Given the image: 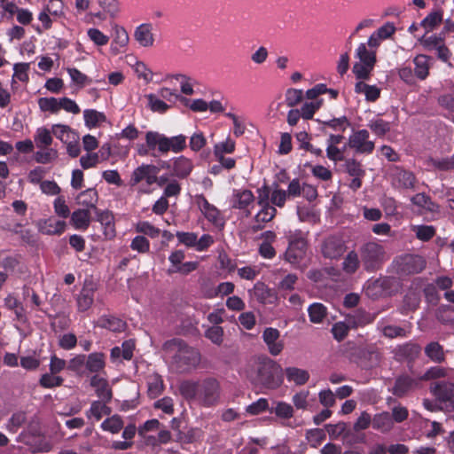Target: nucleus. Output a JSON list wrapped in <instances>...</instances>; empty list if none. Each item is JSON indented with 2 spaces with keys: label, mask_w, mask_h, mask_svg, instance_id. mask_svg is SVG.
Instances as JSON below:
<instances>
[{
  "label": "nucleus",
  "mask_w": 454,
  "mask_h": 454,
  "mask_svg": "<svg viewBox=\"0 0 454 454\" xmlns=\"http://www.w3.org/2000/svg\"><path fill=\"white\" fill-rule=\"evenodd\" d=\"M247 378L254 387L272 390L278 388L284 380L281 366L267 356L254 360L247 371Z\"/></svg>",
  "instance_id": "obj_1"
},
{
  "label": "nucleus",
  "mask_w": 454,
  "mask_h": 454,
  "mask_svg": "<svg viewBox=\"0 0 454 454\" xmlns=\"http://www.w3.org/2000/svg\"><path fill=\"white\" fill-rule=\"evenodd\" d=\"M162 349L165 352H176L173 361L182 371L192 367L195 368L200 362V352L179 338H173L165 341Z\"/></svg>",
  "instance_id": "obj_2"
},
{
  "label": "nucleus",
  "mask_w": 454,
  "mask_h": 454,
  "mask_svg": "<svg viewBox=\"0 0 454 454\" xmlns=\"http://www.w3.org/2000/svg\"><path fill=\"white\" fill-rule=\"evenodd\" d=\"M145 143L150 150H157L162 154L169 151L180 153L186 147V137L184 135L167 137L159 132L148 131L145 134Z\"/></svg>",
  "instance_id": "obj_3"
},
{
  "label": "nucleus",
  "mask_w": 454,
  "mask_h": 454,
  "mask_svg": "<svg viewBox=\"0 0 454 454\" xmlns=\"http://www.w3.org/2000/svg\"><path fill=\"white\" fill-rule=\"evenodd\" d=\"M401 282L395 277H381L370 280L364 286V294L372 300L392 296L399 292Z\"/></svg>",
  "instance_id": "obj_4"
},
{
  "label": "nucleus",
  "mask_w": 454,
  "mask_h": 454,
  "mask_svg": "<svg viewBox=\"0 0 454 454\" xmlns=\"http://www.w3.org/2000/svg\"><path fill=\"white\" fill-rule=\"evenodd\" d=\"M18 441L30 446L33 452L50 450L49 443L43 441L40 420L36 416L30 419L27 429L20 434Z\"/></svg>",
  "instance_id": "obj_5"
},
{
  "label": "nucleus",
  "mask_w": 454,
  "mask_h": 454,
  "mask_svg": "<svg viewBox=\"0 0 454 454\" xmlns=\"http://www.w3.org/2000/svg\"><path fill=\"white\" fill-rule=\"evenodd\" d=\"M359 255L366 271L378 270L386 260V251L382 245L367 242L359 247Z\"/></svg>",
  "instance_id": "obj_6"
},
{
  "label": "nucleus",
  "mask_w": 454,
  "mask_h": 454,
  "mask_svg": "<svg viewBox=\"0 0 454 454\" xmlns=\"http://www.w3.org/2000/svg\"><path fill=\"white\" fill-rule=\"evenodd\" d=\"M220 384L215 378H206L200 381L198 400L205 406L215 404L219 399Z\"/></svg>",
  "instance_id": "obj_7"
},
{
  "label": "nucleus",
  "mask_w": 454,
  "mask_h": 454,
  "mask_svg": "<svg viewBox=\"0 0 454 454\" xmlns=\"http://www.w3.org/2000/svg\"><path fill=\"white\" fill-rule=\"evenodd\" d=\"M427 265V261L421 255L405 254L396 261V271L401 275H412L421 272Z\"/></svg>",
  "instance_id": "obj_8"
},
{
  "label": "nucleus",
  "mask_w": 454,
  "mask_h": 454,
  "mask_svg": "<svg viewBox=\"0 0 454 454\" xmlns=\"http://www.w3.org/2000/svg\"><path fill=\"white\" fill-rule=\"evenodd\" d=\"M421 347L418 343L409 341L397 345L392 351L393 357L397 362H406L411 369L421 353Z\"/></svg>",
  "instance_id": "obj_9"
},
{
  "label": "nucleus",
  "mask_w": 454,
  "mask_h": 454,
  "mask_svg": "<svg viewBox=\"0 0 454 454\" xmlns=\"http://www.w3.org/2000/svg\"><path fill=\"white\" fill-rule=\"evenodd\" d=\"M431 392L447 411L454 410V384L447 381L436 382L431 386Z\"/></svg>",
  "instance_id": "obj_10"
},
{
  "label": "nucleus",
  "mask_w": 454,
  "mask_h": 454,
  "mask_svg": "<svg viewBox=\"0 0 454 454\" xmlns=\"http://www.w3.org/2000/svg\"><path fill=\"white\" fill-rule=\"evenodd\" d=\"M160 172V168L152 164H143L137 168L130 178V184L136 185L140 183L142 180H145L148 185H152L158 181V173Z\"/></svg>",
  "instance_id": "obj_11"
},
{
  "label": "nucleus",
  "mask_w": 454,
  "mask_h": 454,
  "mask_svg": "<svg viewBox=\"0 0 454 454\" xmlns=\"http://www.w3.org/2000/svg\"><path fill=\"white\" fill-rule=\"evenodd\" d=\"M347 247L344 240L336 236H331L325 239L322 245V254L325 258L338 259L346 251Z\"/></svg>",
  "instance_id": "obj_12"
},
{
  "label": "nucleus",
  "mask_w": 454,
  "mask_h": 454,
  "mask_svg": "<svg viewBox=\"0 0 454 454\" xmlns=\"http://www.w3.org/2000/svg\"><path fill=\"white\" fill-rule=\"evenodd\" d=\"M358 357L363 368L371 369L380 364L382 360V353L375 345H371L360 348L358 351Z\"/></svg>",
  "instance_id": "obj_13"
},
{
  "label": "nucleus",
  "mask_w": 454,
  "mask_h": 454,
  "mask_svg": "<svg viewBox=\"0 0 454 454\" xmlns=\"http://www.w3.org/2000/svg\"><path fill=\"white\" fill-rule=\"evenodd\" d=\"M368 137L369 132L366 129L359 130L350 136L348 145L356 149L357 153H370L374 149V143L368 141Z\"/></svg>",
  "instance_id": "obj_14"
},
{
  "label": "nucleus",
  "mask_w": 454,
  "mask_h": 454,
  "mask_svg": "<svg viewBox=\"0 0 454 454\" xmlns=\"http://www.w3.org/2000/svg\"><path fill=\"white\" fill-rule=\"evenodd\" d=\"M307 241L303 238H297L290 241L285 253V258L292 264L299 263L305 256Z\"/></svg>",
  "instance_id": "obj_15"
},
{
  "label": "nucleus",
  "mask_w": 454,
  "mask_h": 454,
  "mask_svg": "<svg viewBox=\"0 0 454 454\" xmlns=\"http://www.w3.org/2000/svg\"><path fill=\"white\" fill-rule=\"evenodd\" d=\"M280 333L278 329L267 327L262 333V339L268 346L269 352L272 356H278L284 348V343L279 340Z\"/></svg>",
  "instance_id": "obj_16"
},
{
  "label": "nucleus",
  "mask_w": 454,
  "mask_h": 454,
  "mask_svg": "<svg viewBox=\"0 0 454 454\" xmlns=\"http://www.w3.org/2000/svg\"><path fill=\"white\" fill-rule=\"evenodd\" d=\"M378 313L371 314L364 309H357L347 315L346 321L352 327L364 326L374 321Z\"/></svg>",
  "instance_id": "obj_17"
},
{
  "label": "nucleus",
  "mask_w": 454,
  "mask_h": 454,
  "mask_svg": "<svg viewBox=\"0 0 454 454\" xmlns=\"http://www.w3.org/2000/svg\"><path fill=\"white\" fill-rule=\"evenodd\" d=\"M419 386V381L409 375L403 374L396 378L392 393L397 397H403Z\"/></svg>",
  "instance_id": "obj_18"
},
{
  "label": "nucleus",
  "mask_w": 454,
  "mask_h": 454,
  "mask_svg": "<svg viewBox=\"0 0 454 454\" xmlns=\"http://www.w3.org/2000/svg\"><path fill=\"white\" fill-rule=\"evenodd\" d=\"M192 168L193 164L192 160L184 156H180L176 158L172 163L171 176L184 179L191 174Z\"/></svg>",
  "instance_id": "obj_19"
},
{
  "label": "nucleus",
  "mask_w": 454,
  "mask_h": 454,
  "mask_svg": "<svg viewBox=\"0 0 454 454\" xmlns=\"http://www.w3.org/2000/svg\"><path fill=\"white\" fill-rule=\"evenodd\" d=\"M90 386L95 388L98 397L102 398L105 403L111 401L113 394L106 379L96 374L90 379Z\"/></svg>",
  "instance_id": "obj_20"
},
{
  "label": "nucleus",
  "mask_w": 454,
  "mask_h": 454,
  "mask_svg": "<svg viewBox=\"0 0 454 454\" xmlns=\"http://www.w3.org/2000/svg\"><path fill=\"white\" fill-rule=\"evenodd\" d=\"M254 294L262 303H275L278 296L263 282H257L254 286Z\"/></svg>",
  "instance_id": "obj_21"
},
{
  "label": "nucleus",
  "mask_w": 454,
  "mask_h": 454,
  "mask_svg": "<svg viewBox=\"0 0 454 454\" xmlns=\"http://www.w3.org/2000/svg\"><path fill=\"white\" fill-rule=\"evenodd\" d=\"M150 24H142L137 27L134 37L143 47H150L153 44L154 39Z\"/></svg>",
  "instance_id": "obj_22"
},
{
  "label": "nucleus",
  "mask_w": 454,
  "mask_h": 454,
  "mask_svg": "<svg viewBox=\"0 0 454 454\" xmlns=\"http://www.w3.org/2000/svg\"><path fill=\"white\" fill-rule=\"evenodd\" d=\"M94 290L95 287L92 283H86L84 285L77 298V304L80 310L85 311L91 306Z\"/></svg>",
  "instance_id": "obj_23"
},
{
  "label": "nucleus",
  "mask_w": 454,
  "mask_h": 454,
  "mask_svg": "<svg viewBox=\"0 0 454 454\" xmlns=\"http://www.w3.org/2000/svg\"><path fill=\"white\" fill-rule=\"evenodd\" d=\"M426 356L433 362L441 364L445 361L443 347L437 341L429 342L424 348Z\"/></svg>",
  "instance_id": "obj_24"
},
{
  "label": "nucleus",
  "mask_w": 454,
  "mask_h": 454,
  "mask_svg": "<svg viewBox=\"0 0 454 454\" xmlns=\"http://www.w3.org/2000/svg\"><path fill=\"white\" fill-rule=\"evenodd\" d=\"M285 373L289 381H294L298 386H302L309 380L308 371L297 367H287Z\"/></svg>",
  "instance_id": "obj_25"
},
{
  "label": "nucleus",
  "mask_w": 454,
  "mask_h": 454,
  "mask_svg": "<svg viewBox=\"0 0 454 454\" xmlns=\"http://www.w3.org/2000/svg\"><path fill=\"white\" fill-rule=\"evenodd\" d=\"M200 381L183 380L179 385L181 395L187 401L198 399Z\"/></svg>",
  "instance_id": "obj_26"
},
{
  "label": "nucleus",
  "mask_w": 454,
  "mask_h": 454,
  "mask_svg": "<svg viewBox=\"0 0 454 454\" xmlns=\"http://www.w3.org/2000/svg\"><path fill=\"white\" fill-rule=\"evenodd\" d=\"M361 262V258L359 255V251L356 252L352 250L348 252L342 262V270L347 274H354L359 269Z\"/></svg>",
  "instance_id": "obj_27"
},
{
  "label": "nucleus",
  "mask_w": 454,
  "mask_h": 454,
  "mask_svg": "<svg viewBox=\"0 0 454 454\" xmlns=\"http://www.w3.org/2000/svg\"><path fill=\"white\" fill-rule=\"evenodd\" d=\"M356 93H364L367 101L374 102L380 95V90L375 85H369L362 81L356 83Z\"/></svg>",
  "instance_id": "obj_28"
},
{
  "label": "nucleus",
  "mask_w": 454,
  "mask_h": 454,
  "mask_svg": "<svg viewBox=\"0 0 454 454\" xmlns=\"http://www.w3.org/2000/svg\"><path fill=\"white\" fill-rule=\"evenodd\" d=\"M420 304V295L417 292L407 293L403 299L401 313L407 314L410 311H415Z\"/></svg>",
  "instance_id": "obj_29"
},
{
  "label": "nucleus",
  "mask_w": 454,
  "mask_h": 454,
  "mask_svg": "<svg viewBox=\"0 0 454 454\" xmlns=\"http://www.w3.org/2000/svg\"><path fill=\"white\" fill-rule=\"evenodd\" d=\"M71 222L77 229L86 230L90 222V213L89 209H77L71 215Z\"/></svg>",
  "instance_id": "obj_30"
},
{
  "label": "nucleus",
  "mask_w": 454,
  "mask_h": 454,
  "mask_svg": "<svg viewBox=\"0 0 454 454\" xmlns=\"http://www.w3.org/2000/svg\"><path fill=\"white\" fill-rule=\"evenodd\" d=\"M85 365L90 372H98L105 367V355L101 352L89 355L86 357Z\"/></svg>",
  "instance_id": "obj_31"
},
{
  "label": "nucleus",
  "mask_w": 454,
  "mask_h": 454,
  "mask_svg": "<svg viewBox=\"0 0 454 454\" xmlns=\"http://www.w3.org/2000/svg\"><path fill=\"white\" fill-rule=\"evenodd\" d=\"M393 420L389 412H382L376 414L372 419L373 428L381 430L382 432L389 431L393 427Z\"/></svg>",
  "instance_id": "obj_32"
},
{
  "label": "nucleus",
  "mask_w": 454,
  "mask_h": 454,
  "mask_svg": "<svg viewBox=\"0 0 454 454\" xmlns=\"http://www.w3.org/2000/svg\"><path fill=\"white\" fill-rule=\"evenodd\" d=\"M254 197L249 190L238 192L233 195L232 207L244 209L254 201Z\"/></svg>",
  "instance_id": "obj_33"
},
{
  "label": "nucleus",
  "mask_w": 454,
  "mask_h": 454,
  "mask_svg": "<svg viewBox=\"0 0 454 454\" xmlns=\"http://www.w3.org/2000/svg\"><path fill=\"white\" fill-rule=\"evenodd\" d=\"M98 326L106 328L112 332H122L126 327V323L114 317H104L98 320Z\"/></svg>",
  "instance_id": "obj_34"
},
{
  "label": "nucleus",
  "mask_w": 454,
  "mask_h": 454,
  "mask_svg": "<svg viewBox=\"0 0 454 454\" xmlns=\"http://www.w3.org/2000/svg\"><path fill=\"white\" fill-rule=\"evenodd\" d=\"M309 320L314 324L322 323L327 316V309L322 303L315 302L309 309Z\"/></svg>",
  "instance_id": "obj_35"
},
{
  "label": "nucleus",
  "mask_w": 454,
  "mask_h": 454,
  "mask_svg": "<svg viewBox=\"0 0 454 454\" xmlns=\"http://www.w3.org/2000/svg\"><path fill=\"white\" fill-rule=\"evenodd\" d=\"M443 20L442 11L435 10L430 12L420 23V26L427 31H431L437 27Z\"/></svg>",
  "instance_id": "obj_36"
},
{
  "label": "nucleus",
  "mask_w": 454,
  "mask_h": 454,
  "mask_svg": "<svg viewBox=\"0 0 454 454\" xmlns=\"http://www.w3.org/2000/svg\"><path fill=\"white\" fill-rule=\"evenodd\" d=\"M414 205L421 207L427 211L434 212L438 210V205L432 201L431 198L425 193H418L411 198Z\"/></svg>",
  "instance_id": "obj_37"
},
{
  "label": "nucleus",
  "mask_w": 454,
  "mask_h": 454,
  "mask_svg": "<svg viewBox=\"0 0 454 454\" xmlns=\"http://www.w3.org/2000/svg\"><path fill=\"white\" fill-rule=\"evenodd\" d=\"M325 429L329 435L333 438H337L343 434V438L348 439L352 435V432L350 430H347V424L344 422H339L335 425L327 424L325 425Z\"/></svg>",
  "instance_id": "obj_38"
},
{
  "label": "nucleus",
  "mask_w": 454,
  "mask_h": 454,
  "mask_svg": "<svg viewBox=\"0 0 454 454\" xmlns=\"http://www.w3.org/2000/svg\"><path fill=\"white\" fill-rule=\"evenodd\" d=\"M85 124L89 128L96 127L99 122H104L106 120L103 113L98 112L93 109H88L83 112Z\"/></svg>",
  "instance_id": "obj_39"
},
{
  "label": "nucleus",
  "mask_w": 454,
  "mask_h": 454,
  "mask_svg": "<svg viewBox=\"0 0 454 454\" xmlns=\"http://www.w3.org/2000/svg\"><path fill=\"white\" fill-rule=\"evenodd\" d=\"M415 176L411 172L398 169L395 173V182L399 187L402 188H411L414 184Z\"/></svg>",
  "instance_id": "obj_40"
},
{
  "label": "nucleus",
  "mask_w": 454,
  "mask_h": 454,
  "mask_svg": "<svg viewBox=\"0 0 454 454\" xmlns=\"http://www.w3.org/2000/svg\"><path fill=\"white\" fill-rule=\"evenodd\" d=\"M123 421L119 415H114L106 419L101 425L105 431H109L112 434H117L123 427Z\"/></svg>",
  "instance_id": "obj_41"
},
{
  "label": "nucleus",
  "mask_w": 454,
  "mask_h": 454,
  "mask_svg": "<svg viewBox=\"0 0 454 454\" xmlns=\"http://www.w3.org/2000/svg\"><path fill=\"white\" fill-rule=\"evenodd\" d=\"M428 57L426 55H419L414 59L415 74L421 80H424L428 74Z\"/></svg>",
  "instance_id": "obj_42"
},
{
  "label": "nucleus",
  "mask_w": 454,
  "mask_h": 454,
  "mask_svg": "<svg viewBox=\"0 0 454 454\" xmlns=\"http://www.w3.org/2000/svg\"><path fill=\"white\" fill-rule=\"evenodd\" d=\"M78 199L82 200L80 202L82 205L97 210L96 202L98 201V192L95 189H88L82 192Z\"/></svg>",
  "instance_id": "obj_43"
},
{
  "label": "nucleus",
  "mask_w": 454,
  "mask_h": 454,
  "mask_svg": "<svg viewBox=\"0 0 454 454\" xmlns=\"http://www.w3.org/2000/svg\"><path fill=\"white\" fill-rule=\"evenodd\" d=\"M106 403L100 401H94L91 403V407L88 412V417L93 416L97 420L102 418V415H110L111 408L106 406Z\"/></svg>",
  "instance_id": "obj_44"
},
{
  "label": "nucleus",
  "mask_w": 454,
  "mask_h": 454,
  "mask_svg": "<svg viewBox=\"0 0 454 454\" xmlns=\"http://www.w3.org/2000/svg\"><path fill=\"white\" fill-rule=\"evenodd\" d=\"M276 214L277 209L274 207V206L267 204L266 206H262V209L255 215L254 220L256 223H269L275 217Z\"/></svg>",
  "instance_id": "obj_45"
},
{
  "label": "nucleus",
  "mask_w": 454,
  "mask_h": 454,
  "mask_svg": "<svg viewBox=\"0 0 454 454\" xmlns=\"http://www.w3.org/2000/svg\"><path fill=\"white\" fill-rule=\"evenodd\" d=\"M38 105L43 112L55 114L59 110V100L55 98H41L38 100Z\"/></svg>",
  "instance_id": "obj_46"
},
{
  "label": "nucleus",
  "mask_w": 454,
  "mask_h": 454,
  "mask_svg": "<svg viewBox=\"0 0 454 454\" xmlns=\"http://www.w3.org/2000/svg\"><path fill=\"white\" fill-rule=\"evenodd\" d=\"M270 413L275 412V414L282 419H290L294 415V408L291 404L278 402L277 406L273 409L270 410Z\"/></svg>",
  "instance_id": "obj_47"
},
{
  "label": "nucleus",
  "mask_w": 454,
  "mask_h": 454,
  "mask_svg": "<svg viewBox=\"0 0 454 454\" xmlns=\"http://www.w3.org/2000/svg\"><path fill=\"white\" fill-rule=\"evenodd\" d=\"M370 62H372V59H371ZM372 68L373 66H372V63H368L366 65L357 62L353 66V73L355 74L356 79L367 80L370 77V73Z\"/></svg>",
  "instance_id": "obj_48"
},
{
  "label": "nucleus",
  "mask_w": 454,
  "mask_h": 454,
  "mask_svg": "<svg viewBox=\"0 0 454 454\" xmlns=\"http://www.w3.org/2000/svg\"><path fill=\"white\" fill-rule=\"evenodd\" d=\"M382 334L388 339H394L397 337H406L407 331L398 325H388L382 328Z\"/></svg>",
  "instance_id": "obj_49"
},
{
  "label": "nucleus",
  "mask_w": 454,
  "mask_h": 454,
  "mask_svg": "<svg viewBox=\"0 0 454 454\" xmlns=\"http://www.w3.org/2000/svg\"><path fill=\"white\" fill-rule=\"evenodd\" d=\"M306 438L311 442V447L317 448L325 439V434L321 428L310 429L307 431Z\"/></svg>",
  "instance_id": "obj_50"
},
{
  "label": "nucleus",
  "mask_w": 454,
  "mask_h": 454,
  "mask_svg": "<svg viewBox=\"0 0 454 454\" xmlns=\"http://www.w3.org/2000/svg\"><path fill=\"white\" fill-rule=\"evenodd\" d=\"M148 99V105L152 111L158 113H165L169 108V106L167 105L164 101L159 99L155 95L149 94L146 96Z\"/></svg>",
  "instance_id": "obj_51"
},
{
  "label": "nucleus",
  "mask_w": 454,
  "mask_h": 454,
  "mask_svg": "<svg viewBox=\"0 0 454 454\" xmlns=\"http://www.w3.org/2000/svg\"><path fill=\"white\" fill-rule=\"evenodd\" d=\"M357 57L360 59V63L362 64H368L371 63L370 60L372 59V66L374 67L376 63V55L374 51H369L366 49V46L364 43H361L357 49L356 52Z\"/></svg>",
  "instance_id": "obj_52"
},
{
  "label": "nucleus",
  "mask_w": 454,
  "mask_h": 454,
  "mask_svg": "<svg viewBox=\"0 0 454 454\" xmlns=\"http://www.w3.org/2000/svg\"><path fill=\"white\" fill-rule=\"evenodd\" d=\"M273 186L275 190L271 193L270 201L272 203V206L275 205L278 207H282L285 205V202L286 200L287 193L285 190L278 189V183H274Z\"/></svg>",
  "instance_id": "obj_53"
},
{
  "label": "nucleus",
  "mask_w": 454,
  "mask_h": 454,
  "mask_svg": "<svg viewBox=\"0 0 454 454\" xmlns=\"http://www.w3.org/2000/svg\"><path fill=\"white\" fill-rule=\"evenodd\" d=\"M429 162L437 169L441 171H448L454 168V156L450 158L443 159H433L429 160Z\"/></svg>",
  "instance_id": "obj_54"
},
{
  "label": "nucleus",
  "mask_w": 454,
  "mask_h": 454,
  "mask_svg": "<svg viewBox=\"0 0 454 454\" xmlns=\"http://www.w3.org/2000/svg\"><path fill=\"white\" fill-rule=\"evenodd\" d=\"M345 166L346 171L352 176H364L365 175L361 163L354 159L346 160Z\"/></svg>",
  "instance_id": "obj_55"
},
{
  "label": "nucleus",
  "mask_w": 454,
  "mask_h": 454,
  "mask_svg": "<svg viewBox=\"0 0 454 454\" xmlns=\"http://www.w3.org/2000/svg\"><path fill=\"white\" fill-rule=\"evenodd\" d=\"M202 200H203V210H204V215L206 216V218L214 223L215 224H217L218 223V216H219V211L216 209L215 207H214L213 205H210L208 203V201L204 198L202 197Z\"/></svg>",
  "instance_id": "obj_56"
},
{
  "label": "nucleus",
  "mask_w": 454,
  "mask_h": 454,
  "mask_svg": "<svg viewBox=\"0 0 454 454\" xmlns=\"http://www.w3.org/2000/svg\"><path fill=\"white\" fill-rule=\"evenodd\" d=\"M26 420L27 417L24 411H19L12 414L8 424L9 430L16 433L17 430L26 422Z\"/></svg>",
  "instance_id": "obj_57"
},
{
  "label": "nucleus",
  "mask_w": 454,
  "mask_h": 454,
  "mask_svg": "<svg viewBox=\"0 0 454 454\" xmlns=\"http://www.w3.org/2000/svg\"><path fill=\"white\" fill-rule=\"evenodd\" d=\"M351 327L348 323L339 322L333 325L332 333L335 340H343L348 335V329Z\"/></svg>",
  "instance_id": "obj_58"
},
{
  "label": "nucleus",
  "mask_w": 454,
  "mask_h": 454,
  "mask_svg": "<svg viewBox=\"0 0 454 454\" xmlns=\"http://www.w3.org/2000/svg\"><path fill=\"white\" fill-rule=\"evenodd\" d=\"M435 234V230L433 226L420 225L416 227V236L419 239L428 241Z\"/></svg>",
  "instance_id": "obj_59"
},
{
  "label": "nucleus",
  "mask_w": 454,
  "mask_h": 454,
  "mask_svg": "<svg viewBox=\"0 0 454 454\" xmlns=\"http://www.w3.org/2000/svg\"><path fill=\"white\" fill-rule=\"evenodd\" d=\"M137 231L150 236L151 238H156L160 234V230L148 222H139L137 224Z\"/></svg>",
  "instance_id": "obj_60"
},
{
  "label": "nucleus",
  "mask_w": 454,
  "mask_h": 454,
  "mask_svg": "<svg viewBox=\"0 0 454 454\" xmlns=\"http://www.w3.org/2000/svg\"><path fill=\"white\" fill-rule=\"evenodd\" d=\"M63 379L59 376H53L52 374L45 373L40 379V384L43 387H53L60 386L63 383Z\"/></svg>",
  "instance_id": "obj_61"
},
{
  "label": "nucleus",
  "mask_w": 454,
  "mask_h": 454,
  "mask_svg": "<svg viewBox=\"0 0 454 454\" xmlns=\"http://www.w3.org/2000/svg\"><path fill=\"white\" fill-rule=\"evenodd\" d=\"M370 129L378 136L382 137L390 130L389 123L380 119L369 124Z\"/></svg>",
  "instance_id": "obj_62"
},
{
  "label": "nucleus",
  "mask_w": 454,
  "mask_h": 454,
  "mask_svg": "<svg viewBox=\"0 0 454 454\" xmlns=\"http://www.w3.org/2000/svg\"><path fill=\"white\" fill-rule=\"evenodd\" d=\"M71 129L68 126L56 124L52 126V134L64 143L69 140V132Z\"/></svg>",
  "instance_id": "obj_63"
},
{
  "label": "nucleus",
  "mask_w": 454,
  "mask_h": 454,
  "mask_svg": "<svg viewBox=\"0 0 454 454\" xmlns=\"http://www.w3.org/2000/svg\"><path fill=\"white\" fill-rule=\"evenodd\" d=\"M88 35L95 44L102 46L108 43V36L105 35L100 30L97 28H90L88 30Z\"/></svg>",
  "instance_id": "obj_64"
}]
</instances>
